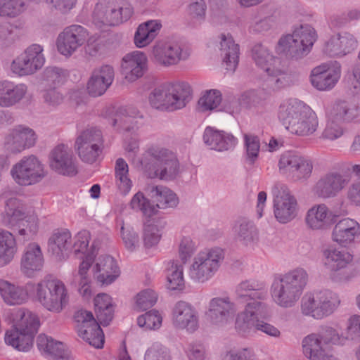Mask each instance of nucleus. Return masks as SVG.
<instances>
[{"mask_svg":"<svg viewBox=\"0 0 360 360\" xmlns=\"http://www.w3.org/2000/svg\"><path fill=\"white\" fill-rule=\"evenodd\" d=\"M16 226L19 227L18 233L20 236L33 235L38 229V219L34 215H30L23 219V222L20 221Z\"/></svg>","mask_w":360,"mask_h":360,"instance_id":"nucleus-62","label":"nucleus"},{"mask_svg":"<svg viewBox=\"0 0 360 360\" xmlns=\"http://www.w3.org/2000/svg\"><path fill=\"white\" fill-rule=\"evenodd\" d=\"M349 179L338 172H330L323 175L316 183L314 193L322 198L336 196L347 184Z\"/></svg>","mask_w":360,"mask_h":360,"instance_id":"nucleus-26","label":"nucleus"},{"mask_svg":"<svg viewBox=\"0 0 360 360\" xmlns=\"http://www.w3.org/2000/svg\"><path fill=\"white\" fill-rule=\"evenodd\" d=\"M133 8L125 0H100L95 6L93 22L98 27L115 26L129 20Z\"/></svg>","mask_w":360,"mask_h":360,"instance_id":"nucleus-12","label":"nucleus"},{"mask_svg":"<svg viewBox=\"0 0 360 360\" xmlns=\"http://www.w3.org/2000/svg\"><path fill=\"white\" fill-rule=\"evenodd\" d=\"M115 182L119 191L127 195L132 187V181L129 177V167L123 158H118L115 167Z\"/></svg>","mask_w":360,"mask_h":360,"instance_id":"nucleus-50","label":"nucleus"},{"mask_svg":"<svg viewBox=\"0 0 360 360\" xmlns=\"http://www.w3.org/2000/svg\"><path fill=\"white\" fill-rule=\"evenodd\" d=\"M236 311V304L229 297H217L210 300L207 315L212 324L221 327L232 319Z\"/></svg>","mask_w":360,"mask_h":360,"instance_id":"nucleus-24","label":"nucleus"},{"mask_svg":"<svg viewBox=\"0 0 360 360\" xmlns=\"http://www.w3.org/2000/svg\"><path fill=\"white\" fill-rule=\"evenodd\" d=\"M49 250L57 257H63L72 249V236L67 229L56 231L49 239Z\"/></svg>","mask_w":360,"mask_h":360,"instance_id":"nucleus-45","label":"nucleus"},{"mask_svg":"<svg viewBox=\"0 0 360 360\" xmlns=\"http://www.w3.org/2000/svg\"><path fill=\"white\" fill-rule=\"evenodd\" d=\"M114 69L105 65L95 68L87 82V91L89 95L97 97L103 95L114 80Z\"/></svg>","mask_w":360,"mask_h":360,"instance_id":"nucleus-31","label":"nucleus"},{"mask_svg":"<svg viewBox=\"0 0 360 360\" xmlns=\"http://www.w3.org/2000/svg\"><path fill=\"white\" fill-rule=\"evenodd\" d=\"M191 93V86L187 82H167L155 87L149 94L148 101L155 109L174 111L186 105Z\"/></svg>","mask_w":360,"mask_h":360,"instance_id":"nucleus-5","label":"nucleus"},{"mask_svg":"<svg viewBox=\"0 0 360 360\" xmlns=\"http://www.w3.org/2000/svg\"><path fill=\"white\" fill-rule=\"evenodd\" d=\"M359 116V108L345 101L335 103L328 113L330 119L338 123L352 122Z\"/></svg>","mask_w":360,"mask_h":360,"instance_id":"nucleus-44","label":"nucleus"},{"mask_svg":"<svg viewBox=\"0 0 360 360\" xmlns=\"http://www.w3.org/2000/svg\"><path fill=\"white\" fill-rule=\"evenodd\" d=\"M0 297L9 306L20 305L28 300L27 290L20 285L0 278Z\"/></svg>","mask_w":360,"mask_h":360,"instance_id":"nucleus-39","label":"nucleus"},{"mask_svg":"<svg viewBox=\"0 0 360 360\" xmlns=\"http://www.w3.org/2000/svg\"><path fill=\"white\" fill-rule=\"evenodd\" d=\"M274 195V214L276 220L286 224L294 219L297 214V202L288 187L276 183L272 187Z\"/></svg>","mask_w":360,"mask_h":360,"instance_id":"nucleus-16","label":"nucleus"},{"mask_svg":"<svg viewBox=\"0 0 360 360\" xmlns=\"http://www.w3.org/2000/svg\"><path fill=\"white\" fill-rule=\"evenodd\" d=\"M162 318L159 311L155 309L150 310L140 316L137 319V323L140 327L146 329H158L162 325Z\"/></svg>","mask_w":360,"mask_h":360,"instance_id":"nucleus-58","label":"nucleus"},{"mask_svg":"<svg viewBox=\"0 0 360 360\" xmlns=\"http://www.w3.org/2000/svg\"><path fill=\"white\" fill-rule=\"evenodd\" d=\"M203 141L210 149L218 151L232 150L238 143V139L231 134L211 127L205 128Z\"/></svg>","mask_w":360,"mask_h":360,"instance_id":"nucleus-33","label":"nucleus"},{"mask_svg":"<svg viewBox=\"0 0 360 360\" xmlns=\"http://www.w3.org/2000/svg\"><path fill=\"white\" fill-rule=\"evenodd\" d=\"M94 269L98 281L105 285L111 284L120 273L116 261L110 255L99 257Z\"/></svg>","mask_w":360,"mask_h":360,"instance_id":"nucleus-38","label":"nucleus"},{"mask_svg":"<svg viewBox=\"0 0 360 360\" xmlns=\"http://www.w3.org/2000/svg\"><path fill=\"white\" fill-rule=\"evenodd\" d=\"M14 181L23 186L40 182L46 176L44 166L34 155L25 156L11 169Z\"/></svg>","mask_w":360,"mask_h":360,"instance_id":"nucleus-15","label":"nucleus"},{"mask_svg":"<svg viewBox=\"0 0 360 360\" xmlns=\"http://www.w3.org/2000/svg\"><path fill=\"white\" fill-rule=\"evenodd\" d=\"M11 315L13 328L6 331L5 342L19 351H28L39 330V319L35 314L24 309H14Z\"/></svg>","mask_w":360,"mask_h":360,"instance_id":"nucleus-4","label":"nucleus"},{"mask_svg":"<svg viewBox=\"0 0 360 360\" xmlns=\"http://www.w3.org/2000/svg\"><path fill=\"white\" fill-rule=\"evenodd\" d=\"M148 360H171L168 349L158 344L153 345L146 353Z\"/></svg>","mask_w":360,"mask_h":360,"instance_id":"nucleus-64","label":"nucleus"},{"mask_svg":"<svg viewBox=\"0 0 360 360\" xmlns=\"http://www.w3.org/2000/svg\"><path fill=\"white\" fill-rule=\"evenodd\" d=\"M221 102V94L219 90L207 91L198 101V106L201 111L212 110L217 108Z\"/></svg>","mask_w":360,"mask_h":360,"instance_id":"nucleus-56","label":"nucleus"},{"mask_svg":"<svg viewBox=\"0 0 360 360\" xmlns=\"http://www.w3.org/2000/svg\"><path fill=\"white\" fill-rule=\"evenodd\" d=\"M147 56L143 52L136 51L127 53L122 60V74L128 82H134L143 77L147 70Z\"/></svg>","mask_w":360,"mask_h":360,"instance_id":"nucleus-29","label":"nucleus"},{"mask_svg":"<svg viewBox=\"0 0 360 360\" xmlns=\"http://www.w3.org/2000/svg\"><path fill=\"white\" fill-rule=\"evenodd\" d=\"M145 175L150 179H174L179 172V161L169 149L159 145L149 146L139 159Z\"/></svg>","mask_w":360,"mask_h":360,"instance_id":"nucleus-3","label":"nucleus"},{"mask_svg":"<svg viewBox=\"0 0 360 360\" xmlns=\"http://www.w3.org/2000/svg\"><path fill=\"white\" fill-rule=\"evenodd\" d=\"M168 265L167 269V288L172 290L182 289L184 285L183 264L171 261Z\"/></svg>","mask_w":360,"mask_h":360,"instance_id":"nucleus-52","label":"nucleus"},{"mask_svg":"<svg viewBox=\"0 0 360 360\" xmlns=\"http://www.w3.org/2000/svg\"><path fill=\"white\" fill-rule=\"evenodd\" d=\"M162 27L160 20H150L139 25L134 34V44L139 48L150 44Z\"/></svg>","mask_w":360,"mask_h":360,"instance_id":"nucleus-41","label":"nucleus"},{"mask_svg":"<svg viewBox=\"0 0 360 360\" xmlns=\"http://www.w3.org/2000/svg\"><path fill=\"white\" fill-rule=\"evenodd\" d=\"M25 10L24 0H0V16L15 18Z\"/></svg>","mask_w":360,"mask_h":360,"instance_id":"nucleus-57","label":"nucleus"},{"mask_svg":"<svg viewBox=\"0 0 360 360\" xmlns=\"http://www.w3.org/2000/svg\"><path fill=\"white\" fill-rule=\"evenodd\" d=\"M37 135L32 128L19 124L10 129L4 140L5 150L11 154H19L35 146Z\"/></svg>","mask_w":360,"mask_h":360,"instance_id":"nucleus-20","label":"nucleus"},{"mask_svg":"<svg viewBox=\"0 0 360 360\" xmlns=\"http://www.w3.org/2000/svg\"><path fill=\"white\" fill-rule=\"evenodd\" d=\"M236 239L245 245L252 243L257 238V229L254 224L245 219L238 221L233 227Z\"/></svg>","mask_w":360,"mask_h":360,"instance_id":"nucleus-51","label":"nucleus"},{"mask_svg":"<svg viewBox=\"0 0 360 360\" xmlns=\"http://www.w3.org/2000/svg\"><path fill=\"white\" fill-rule=\"evenodd\" d=\"M219 40V51L223 64L227 70L233 72L238 64L239 45L235 43L230 34H221Z\"/></svg>","mask_w":360,"mask_h":360,"instance_id":"nucleus-37","label":"nucleus"},{"mask_svg":"<svg viewBox=\"0 0 360 360\" xmlns=\"http://www.w3.org/2000/svg\"><path fill=\"white\" fill-rule=\"evenodd\" d=\"M51 168L60 174L75 176L77 173L76 160L73 153L65 144L56 146L50 155Z\"/></svg>","mask_w":360,"mask_h":360,"instance_id":"nucleus-23","label":"nucleus"},{"mask_svg":"<svg viewBox=\"0 0 360 360\" xmlns=\"http://www.w3.org/2000/svg\"><path fill=\"white\" fill-rule=\"evenodd\" d=\"M318 35L315 29L309 24L300 25L295 28L292 34L281 37L276 47L278 54H284L292 59H300L311 51Z\"/></svg>","mask_w":360,"mask_h":360,"instance_id":"nucleus-8","label":"nucleus"},{"mask_svg":"<svg viewBox=\"0 0 360 360\" xmlns=\"http://www.w3.org/2000/svg\"><path fill=\"white\" fill-rule=\"evenodd\" d=\"M112 125L120 131L134 132L139 128L136 113L130 109L121 108L112 120Z\"/></svg>","mask_w":360,"mask_h":360,"instance_id":"nucleus-48","label":"nucleus"},{"mask_svg":"<svg viewBox=\"0 0 360 360\" xmlns=\"http://www.w3.org/2000/svg\"><path fill=\"white\" fill-rule=\"evenodd\" d=\"M151 196L157 202L156 207L165 209L176 207L179 202L176 195L167 187L162 186H153Z\"/></svg>","mask_w":360,"mask_h":360,"instance_id":"nucleus-49","label":"nucleus"},{"mask_svg":"<svg viewBox=\"0 0 360 360\" xmlns=\"http://www.w3.org/2000/svg\"><path fill=\"white\" fill-rule=\"evenodd\" d=\"M74 147L83 162H96L104 148V139L101 131L91 127L79 131Z\"/></svg>","mask_w":360,"mask_h":360,"instance_id":"nucleus-14","label":"nucleus"},{"mask_svg":"<svg viewBox=\"0 0 360 360\" xmlns=\"http://www.w3.org/2000/svg\"><path fill=\"white\" fill-rule=\"evenodd\" d=\"M238 300L263 302L268 296V287L265 281L249 278L240 281L235 288Z\"/></svg>","mask_w":360,"mask_h":360,"instance_id":"nucleus-28","label":"nucleus"},{"mask_svg":"<svg viewBox=\"0 0 360 360\" xmlns=\"http://www.w3.org/2000/svg\"><path fill=\"white\" fill-rule=\"evenodd\" d=\"M280 172L290 176L294 180H306L310 177L313 170V163L307 156L296 152L288 151L279 160Z\"/></svg>","mask_w":360,"mask_h":360,"instance_id":"nucleus-19","label":"nucleus"},{"mask_svg":"<svg viewBox=\"0 0 360 360\" xmlns=\"http://www.w3.org/2000/svg\"><path fill=\"white\" fill-rule=\"evenodd\" d=\"M45 61L43 46L33 44L13 60L11 70L18 76L31 75L40 70Z\"/></svg>","mask_w":360,"mask_h":360,"instance_id":"nucleus-18","label":"nucleus"},{"mask_svg":"<svg viewBox=\"0 0 360 360\" xmlns=\"http://www.w3.org/2000/svg\"><path fill=\"white\" fill-rule=\"evenodd\" d=\"M243 138L246 150V162L250 165H253L257 160L259 153V139L250 134H245Z\"/></svg>","mask_w":360,"mask_h":360,"instance_id":"nucleus-55","label":"nucleus"},{"mask_svg":"<svg viewBox=\"0 0 360 360\" xmlns=\"http://www.w3.org/2000/svg\"><path fill=\"white\" fill-rule=\"evenodd\" d=\"M27 92L26 84L8 80L0 81V107H12L23 99Z\"/></svg>","mask_w":360,"mask_h":360,"instance_id":"nucleus-35","label":"nucleus"},{"mask_svg":"<svg viewBox=\"0 0 360 360\" xmlns=\"http://www.w3.org/2000/svg\"><path fill=\"white\" fill-rule=\"evenodd\" d=\"M158 295L151 289H146L140 292L136 299V307L144 311L153 307L157 302Z\"/></svg>","mask_w":360,"mask_h":360,"instance_id":"nucleus-60","label":"nucleus"},{"mask_svg":"<svg viewBox=\"0 0 360 360\" xmlns=\"http://www.w3.org/2000/svg\"><path fill=\"white\" fill-rule=\"evenodd\" d=\"M37 302L47 311L60 313L68 305L70 293L65 284L60 279L46 276L34 285Z\"/></svg>","mask_w":360,"mask_h":360,"instance_id":"nucleus-7","label":"nucleus"},{"mask_svg":"<svg viewBox=\"0 0 360 360\" xmlns=\"http://www.w3.org/2000/svg\"><path fill=\"white\" fill-rule=\"evenodd\" d=\"M324 265L330 271L345 268L352 261V255L347 251L336 248H328L323 251Z\"/></svg>","mask_w":360,"mask_h":360,"instance_id":"nucleus-43","label":"nucleus"},{"mask_svg":"<svg viewBox=\"0 0 360 360\" xmlns=\"http://www.w3.org/2000/svg\"><path fill=\"white\" fill-rule=\"evenodd\" d=\"M130 207L136 212H141L146 217H151L155 214L157 208L152 205L148 199H147L143 193H136L131 198Z\"/></svg>","mask_w":360,"mask_h":360,"instance_id":"nucleus-53","label":"nucleus"},{"mask_svg":"<svg viewBox=\"0 0 360 360\" xmlns=\"http://www.w3.org/2000/svg\"><path fill=\"white\" fill-rule=\"evenodd\" d=\"M267 311V305L264 302H248L244 309L237 314L235 328L242 335H248L259 331L266 335L278 338L281 331L274 326L260 319Z\"/></svg>","mask_w":360,"mask_h":360,"instance_id":"nucleus-6","label":"nucleus"},{"mask_svg":"<svg viewBox=\"0 0 360 360\" xmlns=\"http://www.w3.org/2000/svg\"><path fill=\"white\" fill-rule=\"evenodd\" d=\"M26 217L24 205L19 199L10 198L6 201L4 211L1 214V223L4 226L13 228Z\"/></svg>","mask_w":360,"mask_h":360,"instance_id":"nucleus-40","label":"nucleus"},{"mask_svg":"<svg viewBox=\"0 0 360 360\" xmlns=\"http://www.w3.org/2000/svg\"><path fill=\"white\" fill-rule=\"evenodd\" d=\"M359 236V223L349 217L339 220L335 224L331 234L333 241L342 247H347Z\"/></svg>","mask_w":360,"mask_h":360,"instance_id":"nucleus-30","label":"nucleus"},{"mask_svg":"<svg viewBox=\"0 0 360 360\" xmlns=\"http://www.w3.org/2000/svg\"><path fill=\"white\" fill-rule=\"evenodd\" d=\"M358 46L356 38L351 33L343 32L333 35L326 42L324 51L330 56H344Z\"/></svg>","mask_w":360,"mask_h":360,"instance_id":"nucleus-32","label":"nucleus"},{"mask_svg":"<svg viewBox=\"0 0 360 360\" xmlns=\"http://www.w3.org/2000/svg\"><path fill=\"white\" fill-rule=\"evenodd\" d=\"M89 32L86 28L80 25H71L61 32L56 41L58 52L70 56L88 41Z\"/></svg>","mask_w":360,"mask_h":360,"instance_id":"nucleus-21","label":"nucleus"},{"mask_svg":"<svg viewBox=\"0 0 360 360\" xmlns=\"http://www.w3.org/2000/svg\"><path fill=\"white\" fill-rule=\"evenodd\" d=\"M97 318L103 326H107L113 318V305L110 295L100 293L94 298Z\"/></svg>","mask_w":360,"mask_h":360,"instance_id":"nucleus-47","label":"nucleus"},{"mask_svg":"<svg viewBox=\"0 0 360 360\" xmlns=\"http://www.w3.org/2000/svg\"><path fill=\"white\" fill-rule=\"evenodd\" d=\"M344 341L335 329L326 326L303 338V354L309 360H338L330 354V347L332 345H342Z\"/></svg>","mask_w":360,"mask_h":360,"instance_id":"nucleus-9","label":"nucleus"},{"mask_svg":"<svg viewBox=\"0 0 360 360\" xmlns=\"http://www.w3.org/2000/svg\"><path fill=\"white\" fill-rule=\"evenodd\" d=\"M172 323L177 328L193 333L199 326L198 312L191 304L179 301L172 309Z\"/></svg>","mask_w":360,"mask_h":360,"instance_id":"nucleus-27","label":"nucleus"},{"mask_svg":"<svg viewBox=\"0 0 360 360\" xmlns=\"http://www.w3.org/2000/svg\"><path fill=\"white\" fill-rule=\"evenodd\" d=\"M67 77L66 70L58 67H48L43 73V80L50 88L60 86Z\"/></svg>","mask_w":360,"mask_h":360,"instance_id":"nucleus-54","label":"nucleus"},{"mask_svg":"<svg viewBox=\"0 0 360 360\" xmlns=\"http://www.w3.org/2000/svg\"><path fill=\"white\" fill-rule=\"evenodd\" d=\"M278 116L285 129L297 136H309L319 126L316 113L304 102L295 98L282 103Z\"/></svg>","mask_w":360,"mask_h":360,"instance_id":"nucleus-1","label":"nucleus"},{"mask_svg":"<svg viewBox=\"0 0 360 360\" xmlns=\"http://www.w3.org/2000/svg\"><path fill=\"white\" fill-rule=\"evenodd\" d=\"M162 230L154 223L146 224L143 229V242L147 248L156 245L160 240Z\"/></svg>","mask_w":360,"mask_h":360,"instance_id":"nucleus-59","label":"nucleus"},{"mask_svg":"<svg viewBox=\"0 0 360 360\" xmlns=\"http://www.w3.org/2000/svg\"><path fill=\"white\" fill-rule=\"evenodd\" d=\"M196 250L195 243L188 237H184L179 246V256L183 264H185L193 255Z\"/></svg>","mask_w":360,"mask_h":360,"instance_id":"nucleus-61","label":"nucleus"},{"mask_svg":"<svg viewBox=\"0 0 360 360\" xmlns=\"http://www.w3.org/2000/svg\"><path fill=\"white\" fill-rule=\"evenodd\" d=\"M332 220V212L325 204L311 207L304 218L307 226L314 231L327 229L330 226Z\"/></svg>","mask_w":360,"mask_h":360,"instance_id":"nucleus-36","label":"nucleus"},{"mask_svg":"<svg viewBox=\"0 0 360 360\" xmlns=\"http://www.w3.org/2000/svg\"><path fill=\"white\" fill-rule=\"evenodd\" d=\"M74 319L78 335L81 338L96 348L103 347V332L91 311L78 310L75 313Z\"/></svg>","mask_w":360,"mask_h":360,"instance_id":"nucleus-17","label":"nucleus"},{"mask_svg":"<svg viewBox=\"0 0 360 360\" xmlns=\"http://www.w3.org/2000/svg\"><path fill=\"white\" fill-rule=\"evenodd\" d=\"M341 75L339 65H330L327 63L315 67L311 72L310 82L311 85L319 91L332 89Z\"/></svg>","mask_w":360,"mask_h":360,"instance_id":"nucleus-25","label":"nucleus"},{"mask_svg":"<svg viewBox=\"0 0 360 360\" xmlns=\"http://www.w3.org/2000/svg\"><path fill=\"white\" fill-rule=\"evenodd\" d=\"M340 304L338 295L328 289L306 293L301 300V311L304 316L321 320L333 314Z\"/></svg>","mask_w":360,"mask_h":360,"instance_id":"nucleus-11","label":"nucleus"},{"mask_svg":"<svg viewBox=\"0 0 360 360\" xmlns=\"http://www.w3.org/2000/svg\"><path fill=\"white\" fill-rule=\"evenodd\" d=\"M18 247L13 235L5 230H0V267H4L13 259Z\"/></svg>","mask_w":360,"mask_h":360,"instance_id":"nucleus-46","label":"nucleus"},{"mask_svg":"<svg viewBox=\"0 0 360 360\" xmlns=\"http://www.w3.org/2000/svg\"><path fill=\"white\" fill-rule=\"evenodd\" d=\"M308 281V274L302 268H296L274 277L270 288L273 301L280 307L291 308L301 297Z\"/></svg>","mask_w":360,"mask_h":360,"instance_id":"nucleus-2","label":"nucleus"},{"mask_svg":"<svg viewBox=\"0 0 360 360\" xmlns=\"http://www.w3.org/2000/svg\"><path fill=\"white\" fill-rule=\"evenodd\" d=\"M37 345L45 356L56 360H68V354L61 342L54 340L51 337L40 334L37 337Z\"/></svg>","mask_w":360,"mask_h":360,"instance_id":"nucleus-42","label":"nucleus"},{"mask_svg":"<svg viewBox=\"0 0 360 360\" xmlns=\"http://www.w3.org/2000/svg\"><path fill=\"white\" fill-rule=\"evenodd\" d=\"M17 38L15 27L8 22L0 24V41L5 46L13 43Z\"/></svg>","mask_w":360,"mask_h":360,"instance_id":"nucleus-63","label":"nucleus"},{"mask_svg":"<svg viewBox=\"0 0 360 360\" xmlns=\"http://www.w3.org/2000/svg\"><path fill=\"white\" fill-rule=\"evenodd\" d=\"M155 61L164 67L176 65L181 60H186L189 50L176 41H159L153 48Z\"/></svg>","mask_w":360,"mask_h":360,"instance_id":"nucleus-22","label":"nucleus"},{"mask_svg":"<svg viewBox=\"0 0 360 360\" xmlns=\"http://www.w3.org/2000/svg\"><path fill=\"white\" fill-rule=\"evenodd\" d=\"M252 56L256 65L267 74L268 85L273 90H279L290 84V75L281 68V60L274 56L267 47L255 44L252 49Z\"/></svg>","mask_w":360,"mask_h":360,"instance_id":"nucleus-10","label":"nucleus"},{"mask_svg":"<svg viewBox=\"0 0 360 360\" xmlns=\"http://www.w3.org/2000/svg\"><path fill=\"white\" fill-rule=\"evenodd\" d=\"M224 259V251L219 248L199 252L189 269L191 279L196 283L207 282L218 271Z\"/></svg>","mask_w":360,"mask_h":360,"instance_id":"nucleus-13","label":"nucleus"},{"mask_svg":"<svg viewBox=\"0 0 360 360\" xmlns=\"http://www.w3.org/2000/svg\"><path fill=\"white\" fill-rule=\"evenodd\" d=\"M44 266V257L40 246L35 243L28 244L22 255L20 269L28 277L33 276L36 271L41 270Z\"/></svg>","mask_w":360,"mask_h":360,"instance_id":"nucleus-34","label":"nucleus"}]
</instances>
